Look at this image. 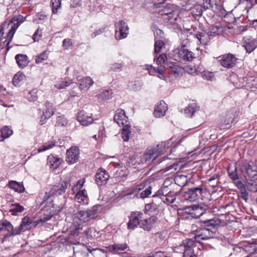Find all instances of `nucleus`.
I'll return each instance as SVG.
<instances>
[{
	"instance_id": "41",
	"label": "nucleus",
	"mask_w": 257,
	"mask_h": 257,
	"mask_svg": "<svg viewBox=\"0 0 257 257\" xmlns=\"http://www.w3.org/2000/svg\"><path fill=\"white\" fill-rule=\"evenodd\" d=\"M25 75L21 72H18L13 79V83L15 85H18L19 83L25 79Z\"/></svg>"
},
{
	"instance_id": "42",
	"label": "nucleus",
	"mask_w": 257,
	"mask_h": 257,
	"mask_svg": "<svg viewBox=\"0 0 257 257\" xmlns=\"http://www.w3.org/2000/svg\"><path fill=\"white\" fill-rule=\"evenodd\" d=\"M165 65L166 66H164V68L167 67V68L171 69L172 72L174 74H179L178 67L176 62H166Z\"/></svg>"
},
{
	"instance_id": "43",
	"label": "nucleus",
	"mask_w": 257,
	"mask_h": 257,
	"mask_svg": "<svg viewBox=\"0 0 257 257\" xmlns=\"http://www.w3.org/2000/svg\"><path fill=\"white\" fill-rule=\"evenodd\" d=\"M156 209V205L153 203L147 204L145 206L144 212L146 214L151 215V213Z\"/></svg>"
},
{
	"instance_id": "19",
	"label": "nucleus",
	"mask_w": 257,
	"mask_h": 257,
	"mask_svg": "<svg viewBox=\"0 0 257 257\" xmlns=\"http://www.w3.org/2000/svg\"><path fill=\"white\" fill-rule=\"evenodd\" d=\"M77 120L83 126H87L92 123L93 119L90 116H88L85 112L81 111L78 113Z\"/></svg>"
},
{
	"instance_id": "63",
	"label": "nucleus",
	"mask_w": 257,
	"mask_h": 257,
	"mask_svg": "<svg viewBox=\"0 0 257 257\" xmlns=\"http://www.w3.org/2000/svg\"><path fill=\"white\" fill-rule=\"evenodd\" d=\"M40 223H41V221H39V219H38L35 220H30V222H29V225L28 226V229L36 227Z\"/></svg>"
},
{
	"instance_id": "26",
	"label": "nucleus",
	"mask_w": 257,
	"mask_h": 257,
	"mask_svg": "<svg viewBox=\"0 0 257 257\" xmlns=\"http://www.w3.org/2000/svg\"><path fill=\"white\" fill-rule=\"evenodd\" d=\"M30 218L29 216H26L24 217L22 220L21 224L18 227H16V233L18 234H20L22 232L25 231L26 230H28V226Z\"/></svg>"
},
{
	"instance_id": "48",
	"label": "nucleus",
	"mask_w": 257,
	"mask_h": 257,
	"mask_svg": "<svg viewBox=\"0 0 257 257\" xmlns=\"http://www.w3.org/2000/svg\"><path fill=\"white\" fill-rule=\"evenodd\" d=\"M37 92L36 89H33L30 91L27 95V98L30 101H35L37 99Z\"/></svg>"
},
{
	"instance_id": "2",
	"label": "nucleus",
	"mask_w": 257,
	"mask_h": 257,
	"mask_svg": "<svg viewBox=\"0 0 257 257\" xmlns=\"http://www.w3.org/2000/svg\"><path fill=\"white\" fill-rule=\"evenodd\" d=\"M240 174L246 181L257 180V165L253 161H242L240 165Z\"/></svg>"
},
{
	"instance_id": "50",
	"label": "nucleus",
	"mask_w": 257,
	"mask_h": 257,
	"mask_svg": "<svg viewBox=\"0 0 257 257\" xmlns=\"http://www.w3.org/2000/svg\"><path fill=\"white\" fill-rule=\"evenodd\" d=\"M51 3L52 6L53 13L56 14L58 10L61 7V0H51Z\"/></svg>"
},
{
	"instance_id": "32",
	"label": "nucleus",
	"mask_w": 257,
	"mask_h": 257,
	"mask_svg": "<svg viewBox=\"0 0 257 257\" xmlns=\"http://www.w3.org/2000/svg\"><path fill=\"white\" fill-rule=\"evenodd\" d=\"M24 210V207L18 203L11 204L9 213L12 215H18L19 213L22 212Z\"/></svg>"
},
{
	"instance_id": "28",
	"label": "nucleus",
	"mask_w": 257,
	"mask_h": 257,
	"mask_svg": "<svg viewBox=\"0 0 257 257\" xmlns=\"http://www.w3.org/2000/svg\"><path fill=\"white\" fill-rule=\"evenodd\" d=\"M128 247L126 243L123 244H114L110 245L106 247V248L111 252L114 253H118L119 251H123Z\"/></svg>"
},
{
	"instance_id": "21",
	"label": "nucleus",
	"mask_w": 257,
	"mask_h": 257,
	"mask_svg": "<svg viewBox=\"0 0 257 257\" xmlns=\"http://www.w3.org/2000/svg\"><path fill=\"white\" fill-rule=\"evenodd\" d=\"M243 46L246 52L250 53L257 47V39H246Z\"/></svg>"
},
{
	"instance_id": "3",
	"label": "nucleus",
	"mask_w": 257,
	"mask_h": 257,
	"mask_svg": "<svg viewBox=\"0 0 257 257\" xmlns=\"http://www.w3.org/2000/svg\"><path fill=\"white\" fill-rule=\"evenodd\" d=\"M172 145V139L166 142H162L156 146L148 149L144 154L146 161L153 159L156 161V157L166 152L167 149Z\"/></svg>"
},
{
	"instance_id": "20",
	"label": "nucleus",
	"mask_w": 257,
	"mask_h": 257,
	"mask_svg": "<svg viewBox=\"0 0 257 257\" xmlns=\"http://www.w3.org/2000/svg\"><path fill=\"white\" fill-rule=\"evenodd\" d=\"M79 81V88L82 91L85 92L93 84V81L89 76L81 79Z\"/></svg>"
},
{
	"instance_id": "29",
	"label": "nucleus",
	"mask_w": 257,
	"mask_h": 257,
	"mask_svg": "<svg viewBox=\"0 0 257 257\" xmlns=\"http://www.w3.org/2000/svg\"><path fill=\"white\" fill-rule=\"evenodd\" d=\"M8 186L9 188L18 193H23L25 190L22 183H19L16 181H9Z\"/></svg>"
},
{
	"instance_id": "31",
	"label": "nucleus",
	"mask_w": 257,
	"mask_h": 257,
	"mask_svg": "<svg viewBox=\"0 0 257 257\" xmlns=\"http://www.w3.org/2000/svg\"><path fill=\"white\" fill-rule=\"evenodd\" d=\"M198 110L199 107L196 103L193 102L189 104L186 108L184 109V113L186 116L192 117L194 113Z\"/></svg>"
},
{
	"instance_id": "8",
	"label": "nucleus",
	"mask_w": 257,
	"mask_h": 257,
	"mask_svg": "<svg viewBox=\"0 0 257 257\" xmlns=\"http://www.w3.org/2000/svg\"><path fill=\"white\" fill-rule=\"evenodd\" d=\"M79 149L78 147L75 146L71 147L66 152V161L69 164L77 162L79 158Z\"/></svg>"
},
{
	"instance_id": "61",
	"label": "nucleus",
	"mask_w": 257,
	"mask_h": 257,
	"mask_svg": "<svg viewBox=\"0 0 257 257\" xmlns=\"http://www.w3.org/2000/svg\"><path fill=\"white\" fill-rule=\"evenodd\" d=\"M228 175L229 177L233 180H236L239 179L238 175L237 174L236 168H235L234 171L231 172L228 171Z\"/></svg>"
},
{
	"instance_id": "45",
	"label": "nucleus",
	"mask_w": 257,
	"mask_h": 257,
	"mask_svg": "<svg viewBox=\"0 0 257 257\" xmlns=\"http://www.w3.org/2000/svg\"><path fill=\"white\" fill-rule=\"evenodd\" d=\"M56 123L58 126H65L68 124V120L63 115L57 117Z\"/></svg>"
},
{
	"instance_id": "47",
	"label": "nucleus",
	"mask_w": 257,
	"mask_h": 257,
	"mask_svg": "<svg viewBox=\"0 0 257 257\" xmlns=\"http://www.w3.org/2000/svg\"><path fill=\"white\" fill-rule=\"evenodd\" d=\"M23 22V17L21 16H19L17 17H14L10 21V23L13 24V26H18V28Z\"/></svg>"
},
{
	"instance_id": "5",
	"label": "nucleus",
	"mask_w": 257,
	"mask_h": 257,
	"mask_svg": "<svg viewBox=\"0 0 257 257\" xmlns=\"http://www.w3.org/2000/svg\"><path fill=\"white\" fill-rule=\"evenodd\" d=\"M204 192L202 186L191 187L185 192L187 195L188 199L191 201H195L199 199H202V193Z\"/></svg>"
},
{
	"instance_id": "16",
	"label": "nucleus",
	"mask_w": 257,
	"mask_h": 257,
	"mask_svg": "<svg viewBox=\"0 0 257 257\" xmlns=\"http://www.w3.org/2000/svg\"><path fill=\"white\" fill-rule=\"evenodd\" d=\"M168 109L167 104L163 100H161L155 105L154 115L156 117H161L165 115Z\"/></svg>"
},
{
	"instance_id": "22",
	"label": "nucleus",
	"mask_w": 257,
	"mask_h": 257,
	"mask_svg": "<svg viewBox=\"0 0 257 257\" xmlns=\"http://www.w3.org/2000/svg\"><path fill=\"white\" fill-rule=\"evenodd\" d=\"M15 59L18 66L20 68H25L29 63L28 57L25 54H17L15 56Z\"/></svg>"
},
{
	"instance_id": "15",
	"label": "nucleus",
	"mask_w": 257,
	"mask_h": 257,
	"mask_svg": "<svg viewBox=\"0 0 257 257\" xmlns=\"http://www.w3.org/2000/svg\"><path fill=\"white\" fill-rule=\"evenodd\" d=\"M234 118V116L232 112H227L220 123V128L221 129H227L230 128L231 124L233 122Z\"/></svg>"
},
{
	"instance_id": "14",
	"label": "nucleus",
	"mask_w": 257,
	"mask_h": 257,
	"mask_svg": "<svg viewBox=\"0 0 257 257\" xmlns=\"http://www.w3.org/2000/svg\"><path fill=\"white\" fill-rule=\"evenodd\" d=\"M178 55L180 59L185 61H191L194 58L193 53L185 48L184 45L178 50Z\"/></svg>"
},
{
	"instance_id": "37",
	"label": "nucleus",
	"mask_w": 257,
	"mask_h": 257,
	"mask_svg": "<svg viewBox=\"0 0 257 257\" xmlns=\"http://www.w3.org/2000/svg\"><path fill=\"white\" fill-rule=\"evenodd\" d=\"M17 28H18V26H12L11 27V29L10 30L9 33L7 35V39L6 40V41H7V43L6 44V45L7 46H8L9 43L11 41ZM9 49H10V47H7V48L6 49L7 51L8 52L9 50Z\"/></svg>"
},
{
	"instance_id": "40",
	"label": "nucleus",
	"mask_w": 257,
	"mask_h": 257,
	"mask_svg": "<svg viewBox=\"0 0 257 257\" xmlns=\"http://www.w3.org/2000/svg\"><path fill=\"white\" fill-rule=\"evenodd\" d=\"M182 216L188 215L192 217H194L195 213H194V205L192 206H187L184 207L183 209Z\"/></svg>"
},
{
	"instance_id": "56",
	"label": "nucleus",
	"mask_w": 257,
	"mask_h": 257,
	"mask_svg": "<svg viewBox=\"0 0 257 257\" xmlns=\"http://www.w3.org/2000/svg\"><path fill=\"white\" fill-rule=\"evenodd\" d=\"M130 87L134 91H139L142 88V83L139 81H136L134 82H132L130 84Z\"/></svg>"
},
{
	"instance_id": "12",
	"label": "nucleus",
	"mask_w": 257,
	"mask_h": 257,
	"mask_svg": "<svg viewBox=\"0 0 257 257\" xmlns=\"http://www.w3.org/2000/svg\"><path fill=\"white\" fill-rule=\"evenodd\" d=\"M176 11H175L174 7L171 4H167L163 6L159 12V13L161 15L167 16L169 20H176V18H174L173 17Z\"/></svg>"
},
{
	"instance_id": "4",
	"label": "nucleus",
	"mask_w": 257,
	"mask_h": 257,
	"mask_svg": "<svg viewBox=\"0 0 257 257\" xmlns=\"http://www.w3.org/2000/svg\"><path fill=\"white\" fill-rule=\"evenodd\" d=\"M115 37L120 40L126 37L128 34V28L123 21H119L115 24Z\"/></svg>"
},
{
	"instance_id": "11",
	"label": "nucleus",
	"mask_w": 257,
	"mask_h": 257,
	"mask_svg": "<svg viewBox=\"0 0 257 257\" xmlns=\"http://www.w3.org/2000/svg\"><path fill=\"white\" fill-rule=\"evenodd\" d=\"M143 213L140 212H133L130 217V220L127 223L128 229H134L140 224V219L142 218Z\"/></svg>"
},
{
	"instance_id": "58",
	"label": "nucleus",
	"mask_w": 257,
	"mask_h": 257,
	"mask_svg": "<svg viewBox=\"0 0 257 257\" xmlns=\"http://www.w3.org/2000/svg\"><path fill=\"white\" fill-rule=\"evenodd\" d=\"M152 193V187L148 186L145 190L142 191L140 193V197L142 198L147 197Z\"/></svg>"
},
{
	"instance_id": "64",
	"label": "nucleus",
	"mask_w": 257,
	"mask_h": 257,
	"mask_svg": "<svg viewBox=\"0 0 257 257\" xmlns=\"http://www.w3.org/2000/svg\"><path fill=\"white\" fill-rule=\"evenodd\" d=\"M72 45V42L70 39H65L63 41V47L65 49H68L70 45Z\"/></svg>"
},
{
	"instance_id": "17",
	"label": "nucleus",
	"mask_w": 257,
	"mask_h": 257,
	"mask_svg": "<svg viewBox=\"0 0 257 257\" xmlns=\"http://www.w3.org/2000/svg\"><path fill=\"white\" fill-rule=\"evenodd\" d=\"M109 178V175L105 170L101 169L95 174V182L99 186L105 184Z\"/></svg>"
},
{
	"instance_id": "54",
	"label": "nucleus",
	"mask_w": 257,
	"mask_h": 257,
	"mask_svg": "<svg viewBox=\"0 0 257 257\" xmlns=\"http://www.w3.org/2000/svg\"><path fill=\"white\" fill-rule=\"evenodd\" d=\"M112 92L111 90H104L100 96L103 100H108L112 97Z\"/></svg>"
},
{
	"instance_id": "44",
	"label": "nucleus",
	"mask_w": 257,
	"mask_h": 257,
	"mask_svg": "<svg viewBox=\"0 0 257 257\" xmlns=\"http://www.w3.org/2000/svg\"><path fill=\"white\" fill-rule=\"evenodd\" d=\"M181 257H197L194 249H184L183 254L180 253Z\"/></svg>"
},
{
	"instance_id": "7",
	"label": "nucleus",
	"mask_w": 257,
	"mask_h": 257,
	"mask_svg": "<svg viewBox=\"0 0 257 257\" xmlns=\"http://www.w3.org/2000/svg\"><path fill=\"white\" fill-rule=\"evenodd\" d=\"M237 60V59L234 55L228 53L223 55L218 61L220 64L224 68H230L235 65Z\"/></svg>"
},
{
	"instance_id": "18",
	"label": "nucleus",
	"mask_w": 257,
	"mask_h": 257,
	"mask_svg": "<svg viewBox=\"0 0 257 257\" xmlns=\"http://www.w3.org/2000/svg\"><path fill=\"white\" fill-rule=\"evenodd\" d=\"M158 218L152 216L150 218L144 219L140 222V227L144 230L149 231L151 230L153 225L156 223Z\"/></svg>"
},
{
	"instance_id": "36",
	"label": "nucleus",
	"mask_w": 257,
	"mask_h": 257,
	"mask_svg": "<svg viewBox=\"0 0 257 257\" xmlns=\"http://www.w3.org/2000/svg\"><path fill=\"white\" fill-rule=\"evenodd\" d=\"M102 207L101 205H96L92 206L90 208L87 209L89 213V218L91 219L94 218L97 213L100 211Z\"/></svg>"
},
{
	"instance_id": "34",
	"label": "nucleus",
	"mask_w": 257,
	"mask_h": 257,
	"mask_svg": "<svg viewBox=\"0 0 257 257\" xmlns=\"http://www.w3.org/2000/svg\"><path fill=\"white\" fill-rule=\"evenodd\" d=\"M177 195V193L173 191L166 196L162 197L161 199L165 203H167L168 204H172L176 200V197Z\"/></svg>"
},
{
	"instance_id": "39",
	"label": "nucleus",
	"mask_w": 257,
	"mask_h": 257,
	"mask_svg": "<svg viewBox=\"0 0 257 257\" xmlns=\"http://www.w3.org/2000/svg\"><path fill=\"white\" fill-rule=\"evenodd\" d=\"M123 126L121 133L122 138L124 141L126 142L129 139V134L131 133V126L127 124Z\"/></svg>"
},
{
	"instance_id": "38",
	"label": "nucleus",
	"mask_w": 257,
	"mask_h": 257,
	"mask_svg": "<svg viewBox=\"0 0 257 257\" xmlns=\"http://www.w3.org/2000/svg\"><path fill=\"white\" fill-rule=\"evenodd\" d=\"M77 216L80 221L84 222H85L90 219L87 210L79 211Z\"/></svg>"
},
{
	"instance_id": "6",
	"label": "nucleus",
	"mask_w": 257,
	"mask_h": 257,
	"mask_svg": "<svg viewBox=\"0 0 257 257\" xmlns=\"http://www.w3.org/2000/svg\"><path fill=\"white\" fill-rule=\"evenodd\" d=\"M68 183L66 181H62L58 184L54 185L49 191V193H46V196L48 195V199L51 196L62 195L65 192L68 188Z\"/></svg>"
},
{
	"instance_id": "60",
	"label": "nucleus",
	"mask_w": 257,
	"mask_h": 257,
	"mask_svg": "<svg viewBox=\"0 0 257 257\" xmlns=\"http://www.w3.org/2000/svg\"><path fill=\"white\" fill-rule=\"evenodd\" d=\"M202 75L204 78L208 80L212 81L214 79L213 73L211 72L204 71L203 72Z\"/></svg>"
},
{
	"instance_id": "59",
	"label": "nucleus",
	"mask_w": 257,
	"mask_h": 257,
	"mask_svg": "<svg viewBox=\"0 0 257 257\" xmlns=\"http://www.w3.org/2000/svg\"><path fill=\"white\" fill-rule=\"evenodd\" d=\"M167 58L166 55L164 54H162L160 55L156 60V63L158 65H162V64H166V59Z\"/></svg>"
},
{
	"instance_id": "1",
	"label": "nucleus",
	"mask_w": 257,
	"mask_h": 257,
	"mask_svg": "<svg viewBox=\"0 0 257 257\" xmlns=\"http://www.w3.org/2000/svg\"><path fill=\"white\" fill-rule=\"evenodd\" d=\"M226 225L224 221L218 218L204 220L201 222V232L196 234L193 239H186L183 240L184 249H194L196 247V241L199 242L201 240H205L215 237L217 235V229L218 226Z\"/></svg>"
},
{
	"instance_id": "57",
	"label": "nucleus",
	"mask_w": 257,
	"mask_h": 257,
	"mask_svg": "<svg viewBox=\"0 0 257 257\" xmlns=\"http://www.w3.org/2000/svg\"><path fill=\"white\" fill-rule=\"evenodd\" d=\"M178 165L176 164L175 163H173V164H171L167 166L165 168L163 169L162 170L163 171V172H166L167 171H171V173H173L174 171L177 170V169Z\"/></svg>"
},
{
	"instance_id": "52",
	"label": "nucleus",
	"mask_w": 257,
	"mask_h": 257,
	"mask_svg": "<svg viewBox=\"0 0 257 257\" xmlns=\"http://www.w3.org/2000/svg\"><path fill=\"white\" fill-rule=\"evenodd\" d=\"M194 212L195 215L194 218H198L202 215L205 212V209L199 205H194Z\"/></svg>"
},
{
	"instance_id": "62",
	"label": "nucleus",
	"mask_w": 257,
	"mask_h": 257,
	"mask_svg": "<svg viewBox=\"0 0 257 257\" xmlns=\"http://www.w3.org/2000/svg\"><path fill=\"white\" fill-rule=\"evenodd\" d=\"M247 189L251 192H257V184H254L253 183H248L246 185Z\"/></svg>"
},
{
	"instance_id": "23",
	"label": "nucleus",
	"mask_w": 257,
	"mask_h": 257,
	"mask_svg": "<svg viewBox=\"0 0 257 257\" xmlns=\"http://www.w3.org/2000/svg\"><path fill=\"white\" fill-rule=\"evenodd\" d=\"M212 32L206 33L202 31L197 32L195 34V37L200 41V43L203 45H206L210 40V36L211 35Z\"/></svg>"
},
{
	"instance_id": "24",
	"label": "nucleus",
	"mask_w": 257,
	"mask_h": 257,
	"mask_svg": "<svg viewBox=\"0 0 257 257\" xmlns=\"http://www.w3.org/2000/svg\"><path fill=\"white\" fill-rule=\"evenodd\" d=\"M75 200L81 204L88 203V196L85 189L78 191L75 196Z\"/></svg>"
},
{
	"instance_id": "55",
	"label": "nucleus",
	"mask_w": 257,
	"mask_h": 257,
	"mask_svg": "<svg viewBox=\"0 0 257 257\" xmlns=\"http://www.w3.org/2000/svg\"><path fill=\"white\" fill-rule=\"evenodd\" d=\"M85 182L84 180H79L78 181L76 185L73 186L72 190L74 192L75 191H81L82 190V188L83 186V184Z\"/></svg>"
},
{
	"instance_id": "33",
	"label": "nucleus",
	"mask_w": 257,
	"mask_h": 257,
	"mask_svg": "<svg viewBox=\"0 0 257 257\" xmlns=\"http://www.w3.org/2000/svg\"><path fill=\"white\" fill-rule=\"evenodd\" d=\"M191 12L195 18L200 17L203 12V6L201 4L195 5L191 9Z\"/></svg>"
},
{
	"instance_id": "30",
	"label": "nucleus",
	"mask_w": 257,
	"mask_h": 257,
	"mask_svg": "<svg viewBox=\"0 0 257 257\" xmlns=\"http://www.w3.org/2000/svg\"><path fill=\"white\" fill-rule=\"evenodd\" d=\"M52 211H54V205L51 206L49 209L45 210L44 213V216L39 218V221H41V223L49 220L54 215H55V213L52 212Z\"/></svg>"
},
{
	"instance_id": "9",
	"label": "nucleus",
	"mask_w": 257,
	"mask_h": 257,
	"mask_svg": "<svg viewBox=\"0 0 257 257\" xmlns=\"http://www.w3.org/2000/svg\"><path fill=\"white\" fill-rule=\"evenodd\" d=\"M54 113V108L53 104L49 102H47L45 104V108L43 110V114L41 117L40 122L41 124H44L46 120L50 118Z\"/></svg>"
},
{
	"instance_id": "49",
	"label": "nucleus",
	"mask_w": 257,
	"mask_h": 257,
	"mask_svg": "<svg viewBox=\"0 0 257 257\" xmlns=\"http://www.w3.org/2000/svg\"><path fill=\"white\" fill-rule=\"evenodd\" d=\"M47 19L46 15L42 13H38L36 15L35 18L33 20L34 22L39 24L42 23Z\"/></svg>"
},
{
	"instance_id": "10",
	"label": "nucleus",
	"mask_w": 257,
	"mask_h": 257,
	"mask_svg": "<svg viewBox=\"0 0 257 257\" xmlns=\"http://www.w3.org/2000/svg\"><path fill=\"white\" fill-rule=\"evenodd\" d=\"M2 231H8V233L5 235L7 237L18 235V234L16 233V227L14 228L12 224L6 220L0 221V232Z\"/></svg>"
},
{
	"instance_id": "46",
	"label": "nucleus",
	"mask_w": 257,
	"mask_h": 257,
	"mask_svg": "<svg viewBox=\"0 0 257 257\" xmlns=\"http://www.w3.org/2000/svg\"><path fill=\"white\" fill-rule=\"evenodd\" d=\"M55 146V142H49L45 143L43 146L38 149V151L39 153L48 150L52 148L54 146Z\"/></svg>"
},
{
	"instance_id": "53",
	"label": "nucleus",
	"mask_w": 257,
	"mask_h": 257,
	"mask_svg": "<svg viewBox=\"0 0 257 257\" xmlns=\"http://www.w3.org/2000/svg\"><path fill=\"white\" fill-rule=\"evenodd\" d=\"M48 58V55L46 52H43L40 55L36 56L35 61L37 64L42 63L43 61L46 60Z\"/></svg>"
},
{
	"instance_id": "13",
	"label": "nucleus",
	"mask_w": 257,
	"mask_h": 257,
	"mask_svg": "<svg viewBox=\"0 0 257 257\" xmlns=\"http://www.w3.org/2000/svg\"><path fill=\"white\" fill-rule=\"evenodd\" d=\"M113 119L119 125H124L127 122L128 117L126 116L124 110L119 108L116 110Z\"/></svg>"
},
{
	"instance_id": "25",
	"label": "nucleus",
	"mask_w": 257,
	"mask_h": 257,
	"mask_svg": "<svg viewBox=\"0 0 257 257\" xmlns=\"http://www.w3.org/2000/svg\"><path fill=\"white\" fill-rule=\"evenodd\" d=\"M62 160L60 158L50 155L48 157L47 164L53 169H57L61 164Z\"/></svg>"
},
{
	"instance_id": "27",
	"label": "nucleus",
	"mask_w": 257,
	"mask_h": 257,
	"mask_svg": "<svg viewBox=\"0 0 257 257\" xmlns=\"http://www.w3.org/2000/svg\"><path fill=\"white\" fill-rule=\"evenodd\" d=\"M13 134V131L8 126L3 127L0 130V142H3L6 139L9 138Z\"/></svg>"
},
{
	"instance_id": "51",
	"label": "nucleus",
	"mask_w": 257,
	"mask_h": 257,
	"mask_svg": "<svg viewBox=\"0 0 257 257\" xmlns=\"http://www.w3.org/2000/svg\"><path fill=\"white\" fill-rule=\"evenodd\" d=\"M164 45V43L162 40H155L154 45V53L156 54L160 53L162 48Z\"/></svg>"
},
{
	"instance_id": "35",
	"label": "nucleus",
	"mask_w": 257,
	"mask_h": 257,
	"mask_svg": "<svg viewBox=\"0 0 257 257\" xmlns=\"http://www.w3.org/2000/svg\"><path fill=\"white\" fill-rule=\"evenodd\" d=\"M174 181L175 183L179 186H184L187 184L188 178L186 175H177L175 176Z\"/></svg>"
}]
</instances>
